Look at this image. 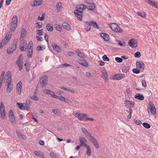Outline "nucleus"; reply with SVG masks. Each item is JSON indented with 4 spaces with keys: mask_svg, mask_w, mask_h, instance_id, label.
Wrapping results in <instances>:
<instances>
[{
    "mask_svg": "<svg viewBox=\"0 0 158 158\" xmlns=\"http://www.w3.org/2000/svg\"><path fill=\"white\" fill-rule=\"evenodd\" d=\"M73 114L76 117L78 118V117L79 116V115H80V113H79L77 112L74 111L73 112Z\"/></svg>",
    "mask_w": 158,
    "mask_h": 158,
    "instance_id": "56",
    "label": "nucleus"
},
{
    "mask_svg": "<svg viewBox=\"0 0 158 158\" xmlns=\"http://www.w3.org/2000/svg\"><path fill=\"white\" fill-rule=\"evenodd\" d=\"M135 98L140 100H143L144 99L143 96L141 94H140L139 93H137L135 96Z\"/></svg>",
    "mask_w": 158,
    "mask_h": 158,
    "instance_id": "22",
    "label": "nucleus"
},
{
    "mask_svg": "<svg viewBox=\"0 0 158 158\" xmlns=\"http://www.w3.org/2000/svg\"><path fill=\"white\" fill-rule=\"evenodd\" d=\"M35 38L38 41H42L43 39V38L42 37H40V36H36L35 37Z\"/></svg>",
    "mask_w": 158,
    "mask_h": 158,
    "instance_id": "63",
    "label": "nucleus"
},
{
    "mask_svg": "<svg viewBox=\"0 0 158 158\" xmlns=\"http://www.w3.org/2000/svg\"><path fill=\"white\" fill-rule=\"evenodd\" d=\"M70 65L69 64H68L67 63H65V64H62L61 65H60V68H64V67H68Z\"/></svg>",
    "mask_w": 158,
    "mask_h": 158,
    "instance_id": "55",
    "label": "nucleus"
},
{
    "mask_svg": "<svg viewBox=\"0 0 158 158\" xmlns=\"http://www.w3.org/2000/svg\"><path fill=\"white\" fill-rule=\"evenodd\" d=\"M52 111L54 114L56 115L60 114V111L57 109H52Z\"/></svg>",
    "mask_w": 158,
    "mask_h": 158,
    "instance_id": "43",
    "label": "nucleus"
},
{
    "mask_svg": "<svg viewBox=\"0 0 158 158\" xmlns=\"http://www.w3.org/2000/svg\"><path fill=\"white\" fill-rule=\"evenodd\" d=\"M61 6V4L60 3H58L56 6V7L57 10L58 11H59L60 9V7Z\"/></svg>",
    "mask_w": 158,
    "mask_h": 158,
    "instance_id": "54",
    "label": "nucleus"
},
{
    "mask_svg": "<svg viewBox=\"0 0 158 158\" xmlns=\"http://www.w3.org/2000/svg\"><path fill=\"white\" fill-rule=\"evenodd\" d=\"M60 89H63L64 90H66L67 91H69L71 92H72L73 93H74L75 92V91L74 90H72L70 89H69L66 88L65 87H64L63 86H60Z\"/></svg>",
    "mask_w": 158,
    "mask_h": 158,
    "instance_id": "38",
    "label": "nucleus"
},
{
    "mask_svg": "<svg viewBox=\"0 0 158 158\" xmlns=\"http://www.w3.org/2000/svg\"><path fill=\"white\" fill-rule=\"evenodd\" d=\"M147 110L149 114L154 115L156 113V109L154 104L150 102L147 106Z\"/></svg>",
    "mask_w": 158,
    "mask_h": 158,
    "instance_id": "3",
    "label": "nucleus"
},
{
    "mask_svg": "<svg viewBox=\"0 0 158 158\" xmlns=\"http://www.w3.org/2000/svg\"><path fill=\"white\" fill-rule=\"evenodd\" d=\"M134 56L136 57H139L141 56L140 53L139 52H137L135 54Z\"/></svg>",
    "mask_w": 158,
    "mask_h": 158,
    "instance_id": "49",
    "label": "nucleus"
},
{
    "mask_svg": "<svg viewBox=\"0 0 158 158\" xmlns=\"http://www.w3.org/2000/svg\"><path fill=\"white\" fill-rule=\"evenodd\" d=\"M19 138L22 139L24 140L26 139L27 138L26 136L23 135H19Z\"/></svg>",
    "mask_w": 158,
    "mask_h": 158,
    "instance_id": "60",
    "label": "nucleus"
},
{
    "mask_svg": "<svg viewBox=\"0 0 158 158\" xmlns=\"http://www.w3.org/2000/svg\"><path fill=\"white\" fill-rule=\"evenodd\" d=\"M89 138V140L90 142H92V143L95 141L96 140L95 138L92 135L91 137H90Z\"/></svg>",
    "mask_w": 158,
    "mask_h": 158,
    "instance_id": "57",
    "label": "nucleus"
},
{
    "mask_svg": "<svg viewBox=\"0 0 158 158\" xmlns=\"http://www.w3.org/2000/svg\"><path fill=\"white\" fill-rule=\"evenodd\" d=\"M86 8V6L83 4L79 5L77 6V9L74 11V14L77 16L78 20H82V12Z\"/></svg>",
    "mask_w": 158,
    "mask_h": 158,
    "instance_id": "1",
    "label": "nucleus"
},
{
    "mask_svg": "<svg viewBox=\"0 0 158 158\" xmlns=\"http://www.w3.org/2000/svg\"><path fill=\"white\" fill-rule=\"evenodd\" d=\"M110 26L111 29L113 31L115 30V29H114V28L117 27V24L115 23H112L110 24Z\"/></svg>",
    "mask_w": 158,
    "mask_h": 158,
    "instance_id": "37",
    "label": "nucleus"
},
{
    "mask_svg": "<svg viewBox=\"0 0 158 158\" xmlns=\"http://www.w3.org/2000/svg\"><path fill=\"white\" fill-rule=\"evenodd\" d=\"M91 25H92L93 27L95 28L99 29V28L97 23L94 21H90Z\"/></svg>",
    "mask_w": 158,
    "mask_h": 158,
    "instance_id": "35",
    "label": "nucleus"
},
{
    "mask_svg": "<svg viewBox=\"0 0 158 158\" xmlns=\"http://www.w3.org/2000/svg\"><path fill=\"white\" fill-rule=\"evenodd\" d=\"M84 134L87 136L88 137H91V134L89 133L87 131H86V132H85Z\"/></svg>",
    "mask_w": 158,
    "mask_h": 158,
    "instance_id": "53",
    "label": "nucleus"
},
{
    "mask_svg": "<svg viewBox=\"0 0 158 158\" xmlns=\"http://www.w3.org/2000/svg\"><path fill=\"white\" fill-rule=\"evenodd\" d=\"M23 55L22 54H20L19 56L18 60L16 62V64L19 67V69H22V60L23 59Z\"/></svg>",
    "mask_w": 158,
    "mask_h": 158,
    "instance_id": "6",
    "label": "nucleus"
},
{
    "mask_svg": "<svg viewBox=\"0 0 158 158\" xmlns=\"http://www.w3.org/2000/svg\"><path fill=\"white\" fill-rule=\"evenodd\" d=\"M50 155L51 157L53 158H58V157L53 152H50Z\"/></svg>",
    "mask_w": 158,
    "mask_h": 158,
    "instance_id": "58",
    "label": "nucleus"
},
{
    "mask_svg": "<svg viewBox=\"0 0 158 158\" xmlns=\"http://www.w3.org/2000/svg\"><path fill=\"white\" fill-rule=\"evenodd\" d=\"M35 94L36 92H35L33 95L31 97V98L35 101H37L39 100V98L35 96Z\"/></svg>",
    "mask_w": 158,
    "mask_h": 158,
    "instance_id": "41",
    "label": "nucleus"
},
{
    "mask_svg": "<svg viewBox=\"0 0 158 158\" xmlns=\"http://www.w3.org/2000/svg\"><path fill=\"white\" fill-rule=\"evenodd\" d=\"M22 82L21 81H20L16 85V89L17 90V93L19 94L21 92L22 90Z\"/></svg>",
    "mask_w": 158,
    "mask_h": 158,
    "instance_id": "13",
    "label": "nucleus"
},
{
    "mask_svg": "<svg viewBox=\"0 0 158 158\" xmlns=\"http://www.w3.org/2000/svg\"><path fill=\"white\" fill-rule=\"evenodd\" d=\"M125 75L124 74H116L113 75L111 79L114 80H120L125 77Z\"/></svg>",
    "mask_w": 158,
    "mask_h": 158,
    "instance_id": "7",
    "label": "nucleus"
},
{
    "mask_svg": "<svg viewBox=\"0 0 158 158\" xmlns=\"http://www.w3.org/2000/svg\"><path fill=\"white\" fill-rule=\"evenodd\" d=\"M79 140L80 142V145L81 146H84L85 147V145H87L86 144V140L85 138L80 137Z\"/></svg>",
    "mask_w": 158,
    "mask_h": 158,
    "instance_id": "14",
    "label": "nucleus"
},
{
    "mask_svg": "<svg viewBox=\"0 0 158 158\" xmlns=\"http://www.w3.org/2000/svg\"><path fill=\"white\" fill-rule=\"evenodd\" d=\"M115 60L118 62L121 63L123 61V59L122 58L118 57H116L115 58Z\"/></svg>",
    "mask_w": 158,
    "mask_h": 158,
    "instance_id": "52",
    "label": "nucleus"
},
{
    "mask_svg": "<svg viewBox=\"0 0 158 158\" xmlns=\"http://www.w3.org/2000/svg\"><path fill=\"white\" fill-rule=\"evenodd\" d=\"M17 105L18 106L19 108L21 110H25L23 103V104L22 103H19L18 102H17Z\"/></svg>",
    "mask_w": 158,
    "mask_h": 158,
    "instance_id": "39",
    "label": "nucleus"
},
{
    "mask_svg": "<svg viewBox=\"0 0 158 158\" xmlns=\"http://www.w3.org/2000/svg\"><path fill=\"white\" fill-rule=\"evenodd\" d=\"M152 6L158 8V3L157 2H153Z\"/></svg>",
    "mask_w": 158,
    "mask_h": 158,
    "instance_id": "62",
    "label": "nucleus"
},
{
    "mask_svg": "<svg viewBox=\"0 0 158 158\" xmlns=\"http://www.w3.org/2000/svg\"><path fill=\"white\" fill-rule=\"evenodd\" d=\"M145 1L148 4L152 5L153 4V2L152 1H151L150 0H145Z\"/></svg>",
    "mask_w": 158,
    "mask_h": 158,
    "instance_id": "64",
    "label": "nucleus"
},
{
    "mask_svg": "<svg viewBox=\"0 0 158 158\" xmlns=\"http://www.w3.org/2000/svg\"><path fill=\"white\" fill-rule=\"evenodd\" d=\"M27 45V43L26 41L24 40L21 41L20 45V50L23 52L25 51Z\"/></svg>",
    "mask_w": 158,
    "mask_h": 158,
    "instance_id": "8",
    "label": "nucleus"
},
{
    "mask_svg": "<svg viewBox=\"0 0 158 158\" xmlns=\"http://www.w3.org/2000/svg\"><path fill=\"white\" fill-rule=\"evenodd\" d=\"M48 77L46 76H43L40 80V84L43 87L45 86L47 83Z\"/></svg>",
    "mask_w": 158,
    "mask_h": 158,
    "instance_id": "5",
    "label": "nucleus"
},
{
    "mask_svg": "<svg viewBox=\"0 0 158 158\" xmlns=\"http://www.w3.org/2000/svg\"><path fill=\"white\" fill-rule=\"evenodd\" d=\"M92 143L94 145V147L96 148H99V144L98 143L97 140H96L95 141Z\"/></svg>",
    "mask_w": 158,
    "mask_h": 158,
    "instance_id": "47",
    "label": "nucleus"
},
{
    "mask_svg": "<svg viewBox=\"0 0 158 158\" xmlns=\"http://www.w3.org/2000/svg\"><path fill=\"white\" fill-rule=\"evenodd\" d=\"M125 106L127 107H132L134 105V102L131 101L126 100L125 101Z\"/></svg>",
    "mask_w": 158,
    "mask_h": 158,
    "instance_id": "11",
    "label": "nucleus"
},
{
    "mask_svg": "<svg viewBox=\"0 0 158 158\" xmlns=\"http://www.w3.org/2000/svg\"><path fill=\"white\" fill-rule=\"evenodd\" d=\"M1 117L2 118H4L6 116L5 109L0 110Z\"/></svg>",
    "mask_w": 158,
    "mask_h": 158,
    "instance_id": "32",
    "label": "nucleus"
},
{
    "mask_svg": "<svg viewBox=\"0 0 158 158\" xmlns=\"http://www.w3.org/2000/svg\"><path fill=\"white\" fill-rule=\"evenodd\" d=\"M45 15V14L43 13L41 17H40V16H39L38 18V20H40V21H43L44 20V16Z\"/></svg>",
    "mask_w": 158,
    "mask_h": 158,
    "instance_id": "48",
    "label": "nucleus"
},
{
    "mask_svg": "<svg viewBox=\"0 0 158 158\" xmlns=\"http://www.w3.org/2000/svg\"><path fill=\"white\" fill-rule=\"evenodd\" d=\"M33 53V47L31 46H30L29 48L28 47L27 52V57L29 58H31L32 57Z\"/></svg>",
    "mask_w": 158,
    "mask_h": 158,
    "instance_id": "10",
    "label": "nucleus"
},
{
    "mask_svg": "<svg viewBox=\"0 0 158 158\" xmlns=\"http://www.w3.org/2000/svg\"><path fill=\"white\" fill-rule=\"evenodd\" d=\"M11 36V34H10L8 35H6V37L4 39H6V40H8V41L10 40V37Z\"/></svg>",
    "mask_w": 158,
    "mask_h": 158,
    "instance_id": "51",
    "label": "nucleus"
},
{
    "mask_svg": "<svg viewBox=\"0 0 158 158\" xmlns=\"http://www.w3.org/2000/svg\"><path fill=\"white\" fill-rule=\"evenodd\" d=\"M85 29L86 31L90 30L91 28V25L90 24V22H85Z\"/></svg>",
    "mask_w": 158,
    "mask_h": 158,
    "instance_id": "18",
    "label": "nucleus"
},
{
    "mask_svg": "<svg viewBox=\"0 0 158 158\" xmlns=\"http://www.w3.org/2000/svg\"><path fill=\"white\" fill-rule=\"evenodd\" d=\"M89 5V6H87V8L88 10L92 11L95 9L96 8V6L94 3Z\"/></svg>",
    "mask_w": 158,
    "mask_h": 158,
    "instance_id": "28",
    "label": "nucleus"
},
{
    "mask_svg": "<svg viewBox=\"0 0 158 158\" xmlns=\"http://www.w3.org/2000/svg\"><path fill=\"white\" fill-rule=\"evenodd\" d=\"M100 34L105 41H108L109 40L110 36L108 34L103 33H101Z\"/></svg>",
    "mask_w": 158,
    "mask_h": 158,
    "instance_id": "16",
    "label": "nucleus"
},
{
    "mask_svg": "<svg viewBox=\"0 0 158 158\" xmlns=\"http://www.w3.org/2000/svg\"><path fill=\"white\" fill-rule=\"evenodd\" d=\"M46 28L47 30L51 32L53 30V27L51 26L50 24H48L46 25Z\"/></svg>",
    "mask_w": 158,
    "mask_h": 158,
    "instance_id": "31",
    "label": "nucleus"
},
{
    "mask_svg": "<svg viewBox=\"0 0 158 158\" xmlns=\"http://www.w3.org/2000/svg\"><path fill=\"white\" fill-rule=\"evenodd\" d=\"M79 63L81 65L85 66H86V65H87L88 64V63L85 60H84L80 61Z\"/></svg>",
    "mask_w": 158,
    "mask_h": 158,
    "instance_id": "40",
    "label": "nucleus"
},
{
    "mask_svg": "<svg viewBox=\"0 0 158 158\" xmlns=\"http://www.w3.org/2000/svg\"><path fill=\"white\" fill-rule=\"evenodd\" d=\"M63 27L66 29L68 30H71L70 26L68 23H62Z\"/></svg>",
    "mask_w": 158,
    "mask_h": 158,
    "instance_id": "26",
    "label": "nucleus"
},
{
    "mask_svg": "<svg viewBox=\"0 0 158 158\" xmlns=\"http://www.w3.org/2000/svg\"><path fill=\"white\" fill-rule=\"evenodd\" d=\"M18 18L16 15H14L13 16L11 23L10 27V31L11 32L14 31L16 29L17 26Z\"/></svg>",
    "mask_w": 158,
    "mask_h": 158,
    "instance_id": "2",
    "label": "nucleus"
},
{
    "mask_svg": "<svg viewBox=\"0 0 158 158\" xmlns=\"http://www.w3.org/2000/svg\"><path fill=\"white\" fill-rule=\"evenodd\" d=\"M143 126L146 128L148 129L150 128L151 126L149 124L147 123H143Z\"/></svg>",
    "mask_w": 158,
    "mask_h": 158,
    "instance_id": "42",
    "label": "nucleus"
},
{
    "mask_svg": "<svg viewBox=\"0 0 158 158\" xmlns=\"http://www.w3.org/2000/svg\"><path fill=\"white\" fill-rule=\"evenodd\" d=\"M137 68L144 69V64L143 62H140L137 61L136 62Z\"/></svg>",
    "mask_w": 158,
    "mask_h": 158,
    "instance_id": "17",
    "label": "nucleus"
},
{
    "mask_svg": "<svg viewBox=\"0 0 158 158\" xmlns=\"http://www.w3.org/2000/svg\"><path fill=\"white\" fill-rule=\"evenodd\" d=\"M17 41V40H16ZM17 42L14 43L10 47L7 48V52L8 54H12L13 53V52L15 51L17 48Z\"/></svg>",
    "mask_w": 158,
    "mask_h": 158,
    "instance_id": "4",
    "label": "nucleus"
},
{
    "mask_svg": "<svg viewBox=\"0 0 158 158\" xmlns=\"http://www.w3.org/2000/svg\"><path fill=\"white\" fill-rule=\"evenodd\" d=\"M11 72L10 71H8L6 73L5 75V79H6V82H10V81L11 82Z\"/></svg>",
    "mask_w": 158,
    "mask_h": 158,
    "instance_id": "15",
    "label": "nucleus"
},
{
    "mask_svg": "<svg viewBox=\"0 0 158 158\" xmlns=\"http://www.w3.org/2000/svg\"><path fill=\"white\" fill-rule=\"evenodd\" d=\"M76 52L78 56L81 58H84L85 56L84 54L81 52L79 49L76 50Z\"/></svg>",
    "mask_w": 158,
    "mask_h": 158,
    "instance_id": "30",
    "label": "nucleus"
},
{
    "mask_svg": "<svg viewBox=\"0 0 158 158\" xmlns=\"http://www.w3.org/2000/svg\"><path fill=\"white\" fill-rule=\"evenodd\" d=\"M85 147L86 148V154L88 156H90L92 155L91 149L90 146L88 145H85Z\"/></svg>",
    "mask_w": 158,
    "mask_h": 158,
    "instance_id": "21",
    "label": "nucleus"
},
{
    "mask_svg": "<svg viewBox=\"0 0 158 158\" xmlns=\"http://www.w3.org/2000/svg\"><path fill=\"white\" fill-rule=\"evenodd\" d=\"M8 40H6L4 39L0 43V48H2L3 46L5 45L8 42Z\"/></svg>",
    "mask_w": 158,
    "mask_h": 158,
    "instance_id": "27",
    "label": "nucleus"
},
{
    "mask_svg": "<svg viewBox=\"0 0 158 158\" xmlns=\"http://www.w3.org/2000/svg\"><path fill=\"white\" fill-rule=\"evenodd\" d=\"M137 14L139 16H141L143 18L145 17L146 13L144 12H143L142 13L138 12Z\"/></svg>",
    "mask_w": 158,
    "mask_h": 158,
    "instance_id": "45",
    "label": "nucleus"
},
{
    "mask_svg": "<svg viewBox=\"0 0 158 158\" xmlns=\"http://www.w3.org/2000/svg\"><path fill=\"white\" fill-rule=\"evenodd\" d=\"M26 34V30L25 29L23 28L22 29L21 31V35H20V40L22 39V38L24 37Z\"/></svg>",
    "mask_w": 158,
    "mask_h": 158,
    "instance_id": "36",
    "label": "nucleus"
},
{
    "mask_svg": "<svg viewBox=\"0 0 158 158\" xmlns=\"http://www.w3.org/2000/svg\"><path fill=\"white\" fill-rule=\"evenodd\" d=\"M53 49L58 52H60L61 51V49L60 47L57 45L54 44L52 45Z\"/></svg>",
    "mask_w": 158,
    "mask_h": 158,
    "instance_id": "29",
    "label": "nucleus"
},
{
    "mask_svg": "<svg viewBox=\"0 0 158 158\" xmlns=\"http://www.w3.org/2000/svg\"><path fill=\"white\" fill-rule=\"evenodd\" d=\"M14 114L13 110H10L9 112V117H10V116H12V115H14Z\"/></svg>",
    "mask_w": 158,
    "mask_h": 158,
    "instance_id": "61",
    "label": "nucleus"
},
{
    "mask_svg": "<svg viewBox=\"0 0 158 158\" xmlns=\"http://www.w3.org/2000/svg\"><path fill=\"white\" fill-rule=\"evenodd\" d=\"M102 59L103 60L105 61H109V59L106 55H104L102 56Z\"/></svg>",
    "mask_w": 158,
    "mask_h": 158,
    "instance_id": "59",
    "label": "nucleus"
},
{
    "mask_svg": "<svg viewBox=\"0 0 158 158\" xmlns=\"http://www.w3.org/2000/svg\"><path fill=\"white\" fill-rule=\"evenodd\" d=\"M54 27L56 29L60 32H61L62 30V28L58 24H56L54 25Z\"/></svg>",
    "mask_w": 158,
    "mask_h": 158,
    "instance_id": "34",
    "label": "nucleus"
},
{
    "mask_svg": "<svg viewBox=\"0 0 158 158\" xmlns=\"http://www.w3.org/2000/svg\"><path fill=\"white\" fill-rule=\"evenodd\" d=\"M129 45L132 48H135L137 46V44L136 43L134 42V40L131 39L128 42Z\"/></svg>",
    "mask_w": 158,
    "mask_h": 158,
    "instance_id": "12",
    "label": "nucleus"
},
{
    "mask_svg": "<svg viewBox=\"0 0 158 158\" xmlns=\"http://www.w3.org/2000/svg\"><path fill=\"white\" fill-rule=\"evenodd\" d=\"M43 92L45 94H51L52 97V96L54 95L55 94L53 92L47 89H44L43 90Z\"/></svg>",
    "mask_w": 158,
    "mask_h": 158,
    "instance_id": "24",
    "label": "nucleus"
},
{
    "mask_svg": "<svg viewBox=\"0 0 158 158\" xmlns=\"http://www.w3.org/2000/svg\"><path fill=\"white\" fill-rule=\"evenodd\" d=\"M43 30H38L37 31V34L39 36H41L43 35Z\"/></svg>",
    "mask_w": 158,
    "mask_h": 158,
    "instance_id": "46",
    "label": "nucleus"
},
{
    "mask_svg": "<svg viewBox=\"0 0 158 158\" xmlns=\"http://www.w3.org/2000/svg\"><path fill=\"white\" fill-rule=\"evenodd\" d=\"M52 97L55 98H58V99L62 101H64L65 98L63 96H58L56 95L55 94L52 96Z\"/></svg>",
    "mask_w": 158,
    "mask_h": 158,
    "instance_id": "33",
    "label": "nucleus"
},
{
    "mask_svg": "<svg viewBox=\"0 0 158 158\" xmlns=\"http://www.w3.org/2000/svg\"><path fill=\"white\" fill-rule=\"evenodd\" d=\"M42 3V0H35L34 1L33 5L32 6H38L41 5Z\"/></svg>",
    "mask_w": 158,
    "mask_h": 158,
    "instance_id": "25",
    "label": "nucleus"
},
{
    "mask_svg": "<svg viewBox=\"0 0 158 158\" xmlns=\"http://www.w3.org/2000/svg\"><path fill=\"white\" fill-rule=\"evenodd\" d=\"M86 114H82L80 113V115L78 117V118L80 121H86V117L87 116Z\"/></svg>",
    "mask_w": 158,
    "mask_h": 158,
    "instance_id": "19",
    "label": "nucleus"
},
{
    "mask_svg": "<svg viewBox=\"0 0 158 158\" xmlns=\"http://www.w3.org/2000/svg\"><path fill=\"white\" fill-rule=\"evenodd\" d=\"M102 77L105 79V80H108V76L107 75V72L106 70H103L102 71Z\"/></svg>",
    "mask_w": 158,
    "mask_h": 158,
    "instance_id": "20",
    "label": "nucleus"
},
{
    "mask_svg": "<svg viewBox=\"0 0 158 158\" xmlns=\"http://www.w3.org/2000/svg\"><path fill=\"white\" fill-rule=\"evenodd\" d=\"M10 118V121L12 123H15V118L14 116V115H12V116H10L9 117Z\"/></svg>",
    "mask_w": 158,
    "mask_h": 158,
    "instance_id": "44",
    "label": "nucleus"
},
{
    "mask_svg": "<svg viewBox=\"0 0 158 158\" xmlns=\"http://www.w3.org/2000/svg\"><path fill=\"white\" fill-rule=\"evenodd\" d=\"M31 103V102L30 101L27 100L26 101V103H23L25 110H28V109Z\"/></svg>",
    "mask_w": 158,
    "mask_h": 158,
    "instance_id": "23",
    "label": "nucleus"
},
{
    "mask_svg": "<svg viewBox=\"0 0 158 158\" xmlns=\"http://www.w3.org/2000/svg\"><path fill=\"white\" fill-rule=\"evenodd\" d=\"M45 48L44 47H42L41 45H39L38 46L37 48V49L38 51H41L44 50Z\"/></svg>",
    "mask_w": 158,
    "mask_h": 158,
    "instance_id": "50",
    "label": "nucleus"
},
{
    "mask_svg": "<svg viewBox=\"0 0 158 158\" xmlns=\"http://www.w3.org/2000/svg\"><path fill=\"white\" fill-rule=\"evenodd\" d=\"M7 84V87L6 88V91L7 93H9L13 90V87L11 83V82H6Z\"/></svg>",
    "mask_w": 158,
    "mask_h": 158,
    "instance_id": "9",
    "label": "nucleus"
}]
</instances>
